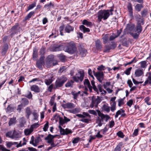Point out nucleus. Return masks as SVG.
Listing matches in <instances>:
<instances>
[{
	"mask_svg": "<svg viewBox=\"0 0 151 151\" xmlns=\"http://www.w3.org/2000/svg\"><path fill=\"white\" fill-rule=\"evenodd\" d=\"M97 112L98 116L101 118L97 117L96 120V123L98 124L97 126L101 127L103 124L104 120L105 119V121L107 122L110 118V116L107 114L104 115L99 110H97Z\"/></svg>",
	"mask_w": 151,
	"mask_h": 151,
	"instance_id": "nucleus-1",
	"label": "nucleus"
},
{
	"mask_svg": "<svg viewBox=\"0 0 151 151\" xmlns=\"http://www.w3.org/2000/svg\"><path fill=\"white\" fill-rule=\"evenodd\" d=\"M64 49L65 52L72 54L75 53L77 50V48L75 43L73 41L66 42Z\"/></svg>",
	"mask_w": 151,
	"mask_h": 151,
	"instance_id": "nucleus-2",
	"label": "nucleus"
},
{
	"mask_svg": "<svg viewBox=\"0 0 151 151\" xmlns=\"http://www.w3.org/2000/svg\"><path fill=\"white\" fill-rule=\"evenodd\" d=\"M108 11L106 10H101L97 13L98 20L100 22L102 21V19L104 20H106L110 15V13L108 12Z\"/></svg>",
	"mask_w": 151,
	"mask_h": 151,
	"instance_id": "nucleus-3",
	"label": "nucleus"
},
{
	"mask_svg": "<svg viewBox=\"0 0 151 151\" xmlns=\"http://www.w3.org/2000/svg\"><path fill=\"white\" fill-rule=\"evenodd\" d=\"M67 80V78L65 76H62L58 78L55 82V86H54V89H56L62 87Z\"/></svg>",
	"mask_w": 151,
	"mask_h": 151,
	"instance_id": "nucleus-4",
	"label": "nucleus"
},
{
	"mask_svg": "<svg viewBox=\"0 0 151 151\" xmlns=\"http://www.w3.org/2000/svg\"><path fill=\"white\" fill-rule=\"evenodd\" d=\"M91 83L92 86V88L95 91V93L99 94V91L101 92V94H105L106 93V91L103 89V86L101 85L100 84L98 85V88H97L95 85V82L93 80L91 81Z\"/></svg>",
	"mask_w": 151,
	"mask_h": 151,
	"instance_id": "nucleus-5",
	"label": "nucleus"
},
{
	"mask_svg": "<svg viewBox=\"0 0 151 151\" xmlns=\"http://www.w3.org/2000/svg\"><path fill=\"white\" fill-rule=\"evenodd\" d=\"M20 28L19 24L18 23L15 24L14 26L12 27L10 30L11 34L10 35V36L12 37L15 34H17L19 32Z\"/></svg>",
	"mask_w": 151,
	"mask_h": 151,
	"instance_id": "nucleus-6",
	"label": "nucleus"
},
{
	"mask_svg": "<svg viewBox=\"0 0 151 151\" xmlns=\"http://www.w3.org/2000/svg\"><path fill=\"white\" fill-rule=\"evenodd\" d=\"M84 76V73H82L81 71H80L76 74V76H74L73 77V79L75 82H81L83 79Z\"/></svg>",
	"mask_w": 151,
	"mask_h": 151,
	"instance_id": "nucleus-7",
	"label": "nucleus"
},
{
	"mask_svg": "<svg viewBox=\"0 0 151 151\" xmlns=\"http://www.w3.org/2000/svg\"><path fill=\"white\" fill-rule=\"evenodd\" d=\"M116 46V45L115 42H112L109 45L105 46L103 52H109L110 51V50L114 49Z\"/></svg>",
	"mask_w": 151,
	"mask_h": 151,
	"instance_id": "nucleus-8",
	"label": "nucleus"
},
{
	"mask_svg": "<svg viewBox=\"0 0 151 151\" xmlns=\"http://www.w3.org/2000/svg\"><path fill=\"white\" fill-rule=\"evenodd\" d=\"M101 101L99 97L97 96V99H93V98L92 100V102L90 104V106L91 108H93L94 106L97 107L98 105Z\"/></svg>",
	"mask_w": 151,
	"mask_h": 151,
	"instance_id": "nucleus-9",
	"label": "nucleus"
},
{
	"mask_svg": "<svg viewBox=\"0 0 151 151\" xmlns=\"http://www.w3.org/2000/svg\"><path fill=\"white\" fill-rule=\"evenodd\" d=\"M44 58L41 57L37 62V66L40 69L42 70L43 68L42 66L44 64Z\"/></svg>",
	"mask_w": 151,
	"mask_h": 151,
	"instance_id": "nucleus-10",
	"label": "nucleus"
},
{
	"mask_svg": "<svg viewBox=\"0 0 151 151\" xmlns=\"http://www.w3.org/2000/svg\"><path fill=\"white\" fill-rule=\"evenodd\" d=\"M62 107L64 109H72L75 107V105L71 102H68L66 104H62Z\"/></svg>",
	"mask_w": 151,
	"mask_h": 151,
	"instance_id": "nucleus-11",
	"label": "nucleus"
},
{
	"mask_svg": "<svg viewBox=\"0 0 151 151\" xmlns=\"http://www.w3.org/2000/svg\"><path fill=\"white\" fill-rule=\"evenodd\" d=\"M95 76L99 82H102L104 76V73L103 72H96L95 74Z\"/></svg>",
	"mask_w": 151,
	"mask_h": 151,
	"instance_id": "nucleus-12",
	"label": "nucleus"
},
{
	"mask_svg": "<svg viewBox=\"0 0 151 151\" xmlns=\"http://www.w3.org/2000/svg\"><path fill=\"white\" fill-rule=\"evenodd\" d=\"M9 48V45L7 43H5L3 45L1 51L2 55H4L6 53Z\"/></svg>",
	"mask_w": 151,
	"mask_h": 151,
	"instance_id": "nucleus-13",
	"label": "nucleus"
},
{
	"mask_svg": "<svg viewBox=\"0 0 151 151\" xmlns=\"http://www.w3.org/2000/svg\"><path fill=\"white\" fill-rule=\"evenodd\" d=\"M31 90L35 93H39L41 91L40 88L36 85H33L30 87Z\"/></svg>",
	"mask_w": 151,
	"mask_h": 151,
	"instance_id": "nucleus-14",
	"label": "nucleus"
},
{
	"mask_svg": "<svg viewBox=\"0 0 151 151\" xmlns=\"http://www.w3.org/2000/svg\"><path fill=\"white\" fill-rule=\"evenodd\" d=\"M84 84L86 87H88L89 89L90 92H92V87L91 85L90 82L88 79H85L84 82Z\"/></svg>",
	"mask_w": 151,
	"mask_h": 151,
	"instance_id": "nucleus-15",
	"label": "nucleus"
},
{
	"mask_svg": "<svg viewBox=\"0 0 151 151\" xmlns=\"http://www.w3.org/2000/svg\"><path fill=\"white\" fill-rule=\"evenodd\" d=\"M59 118V125L60 126H62L65 123L64 119H63V118L60 117L59 115L56 114L55 115L53 116V119H58Z\"/></svg>",
	"mask_w": 151,
	"mask_h": 151,
	"instance_id": "nucleus-16",
	"label": "nucleus"
},
{
	"mask_svg": "<svg viewBox=\"0 0 151 151\" xmlns=\"http://www.w3.org/2000/svg\"><path fill=\"white\" fill-rule=\"evenodd\" d=\"M95 46L96 49L101 51L102 48V43L99 40H97L95 41Z\"/></svg>",
	"mask_w": 151,
	"mask_h": 151,
	"instance_id": "nucleus-17",
	"label": "nucleus"
},
{
	"mask_svg": "<svg viewBox=\"0 0 151 151\" xmlns=\"http://www.w3.org/2000/svg\"><path fill=\"white\" fill-rule=\"evenodd\" d=\"M79 50L80 55L82 57H84L86 55L87 52V50L86 49L81 47H80L79 48Z\"/></svg>",
	"mask_w": 151,
	"mask_h": 151,
	"instance_id": "nucleus-18",
	"label": "nucleus"
},
{
	"mask_svg": "<svg viewBox=\"0 0 151 151\" xmlns=\"http://www.w3.org/2000/svg\"><path fill=\"white\" fill-rule=\"evenodd\" d=\"M127 9L129 12V16L131 17H133V9L132 5L131 3H129L127 6Z\"/></svg>",
	"mask_w": 151,
	"mask_h": 151,
	"instance_id": "nucleus-19",
	"label": "nucleus"
},
{
	"mask_svg": "<svg viewBox=\"0 0 151 151\" xmlns=\"http://www.w3.org/2000/svg\"><path fill=\"white\" fill-rule=\"evenodd\" d=\"M74 28L72 26L68 24L65 28V30L66 32L69 33L73 31Z\"/></svg>",
	"mask_w": 151,
	"mask_h": 151,
	"instance_id": "nucleus-20",
	"label": "nucleus"
},
{
	"mask_svg": "<svg viewBox=\"0 0 151 151\" xmlns=\"http://www.w3.org/2000/svg\"><path fill=\"white\" fill-rule=\"evenodd\" d=\"M45 139L47 140V142L48 144L52 143L54 141L53 137L50 134H48L47 136L45 138Z\"/></svg>",
	"mask_w": 151,
	"mask_h": 151,
	"instance_id": "nucleus-21",
	"label": "nucleus"
},
{
	"mask_svg": "<svg viewBox=\"0 0 151 151\" xmlns=\"http://www.w3.org/2000/svg\"><path fill=\"white\" fill-rule=\"evenodd\" d=\"M143 72L142 69H138L135 70V75L136 77H140L143 75Z\"/></svg>",
	"mask_w": 151,
	"mask_h": 151,
	"instance_id": "nucleus-22",
	"label": "nucleus"
},
{
	"mask_svg": "<svg viewBox=\"0 0 151 151\" xmlns=\"http://www.w3.org/2000/svg\"><path fill=\"white\" fill-rule=\"evenodd\" d=\"M25 116L28 119H29V116L32 114V111L30 108L29 107H27L25 108Z\"/></svg>",
	"mask_w": 151,
	"mask_h": 151,
	"instance_id": "nucleus-23",
	"label": "nucleus"
},
{
	"mask_svg": "<svg viewBox=\"0 0 151 151\" xmlns=\"http://www.w3.org/2000/svg\"><path fill=\"white\" fill-rule=\"evenodd\" d=\"M82 24L83 25H86L87 27H91L93 25L91 22L88 21L86 19H84L82 22Z\"/></svg>",
	"mask_w": 151,
	"mask_h": 151,
	"instance_id": "nucleus-24",
	"label": "nucleus"
},
{
	"mask_svg": "<svg viewBox=\"0 0 151 151\" xmlns=\"http://www.w3.org/2000/svg\"><path fill=\"white\" fill-rule=\"evenodd\" d=\"M139 22L140 21H139L137 24L136 30L135 32L137 31L138 33H140L142 31V27L140 23Z\"/></svg>",
	"mask_w": 151,
	"mask_h": 151,
	"instance_id": "nucleus-25",
	"label": "nucleus"
},
{
	"mask_svg": "<svg viewBox=\"0 0 151 151\" xmlns=\"http://www.w3.org/2000/svg\"><path fill=\"white\" fill-rule=\"evenodd\" d=\"M80 29L84 33L88 32L90 31L89 28L86 27L83 25H81L79 27Z\"/></svg>",
	"mask_w": 151,
	"mask_h": 151,
	"instance_id": "nucleus-26",
	"label": "nucleus"
},
{
	"mask_svg": "<svg viewBox=\"0 0 151 151\" xmlns=\"http://www.w3.org/2000/svg\"><path fill=\"white\" fill-rule=\"evenodd\" d=\"M17 120L16 117H13V118H11L8 123L9 125V126H10L13 124H15Z\"/></svg>",
	"mask_w": 151,
	"mask_h": 151,
	"instance_id": "nucleus-27",
	"label": "nucleus"
},
{
	"mask_svg": "<svg viewBox=\"0 0 151 151\" xmlns=\"http://www.w3.org/2000/svg\"><path fill=\"white\" fill-rule=\"evenodd\" d=\"M109 35L108 34H106L102 38L104 43L106 44L108 42L109 39Z\"/></svg>",
	"mask_w": 151,
	"mask_h": 151,
	"instance_id": "nucleus-28",
	"label": "nucleus"
},
{
	"mask_svg": "<svg viewBox=\"0 0 151 151\" xmlns=\"http://www.w3.org/2000/svg\"><path fill=\"white\" fill-rule=\"evenodd\" d=\"M28 104L29 101L26 98H23L22 99L21 104L23 106H25L28 105Z\"/></svg>",
	"mask_w": 151,
	"mask_h": 151,
	"instance_id": "nucleus-29",
	"label": "nucleus"
},
{
	"mask_svg": "<svg viewBox=\"0 0 151 151\" xmlns=\"http://www.w3.org/2000/svg\"><path fill=\"white\" fill-rule=\"evenodd\" d=\"M123 143L122 142H120L116 146L113 151H121V148L122 147Z\"/></svg>",
	"mask_w": 151,
	"mask_h": 151,
	"instance_id": "nucleus-30",
	"label": "nucleus"
},
{
	"mask_svg": "<svg viewBox=\"0 0 151 151\" xmlns=\"http://www.w3.org/2000/svg\"><path fill=\"white\" fill-rule=\"evenodd\" d=\"M103 110L107 113H109L110 111V107L108 106L107 104H104L102 107Z\"/></svg>",
	"mask_w": 151,
	"mask_h": 151,
	"instance_id": "nucleus-31",
	"label": "nucleus"
},
{
	"mask_svg": "<svg viewBox=\"0 0 151 151\" xmlns=\"http://www.w3.org/2000/svg\"><path fill=\"white\" fill-rule=\"evenodd\" d=\"M25 123V121L23 117H22L20 119L19 127L20 128L23 127Z\"/></svg>",
	"mask_w": 151,
	"mask_h": 151,
	"instance_id": "nucleus-32",
	"label": "nucleus"
},
{
	"mask_svg": "<svg viewBox=\"0 0 151 151\" xmlns=\"http://www.w3.org/2000/svg\"><path fill=\"white\" fill-rule=\"evenodd\" d=\"M35 14V12L33 11H31L30 12L27 16L25 17L24 20L25 21L27 20L30 18L33 15Z\"/></svg>",
	"mask_w": 151,
	"mask_h": 151,
	"instance_id": "nucleus-33",
	"label": "nucleus"
},
{
	"mask_svg": "<svg viewBox=\"0 0 151 151\" xmlns=\"http://www.w3.org/2000/svg\"><path fill=\"white\" fill-rule=\"evenodd\" d=\"M58 128L60 129V134L62 135H66L65 129L61 127L60 125L58 126Z\"/></svg>",
	"mask_w": 151,
	"mask_h": 151,
	"instance_id": "nucleus-34",
	"label": "nucleus"
},
{
	"mask_svg": "<svg viewBox=\"0 0 151 151\" xmlns=\"http://www.w3.org/2000/svg\"><path fill=\"white\" fill-rule=\"evenodd\" d=\"M74 81L73 80L68 81V82L65 84V86L66 87H71L73 86Z\"/></svg>",
	"mask_w": 151,
	"mask_h": 151,
	"instance_id": "nucleus-35",
	"label": "nucleus"
},
{
	"mask_svg": "<svg viewBox=\"0 0 151 151\" xmlns=\"http://www.w3.org/2000/svg\"><path fill=\"white\" fill-rule=\"evenodd\" d=\"M148 13V10L147 9H144L141 12V14L142 17H145L147 16Z\"/></svg>",
	"mask_w": 151,
	"mask_h": 151,
	"instance_id": "nucleus-36",
	"label": "nucleus"
},
{
	"mask_svg": "<svg viewBox=\"0 0 151 151\" xmlns=\"http://www.w3.org/2000/svg\"><path fill=\"white\" fill-rule=\"evenodd\" d=\"M36 4V2L35 1L32 4L29 5L27 10L26 12H27L29 10L32 9L35 6Z\"/></svg>",
	"mask_w": 151,
	"mask_h": 151,
	"instance_id": "nucleus-37",
	"label": "nucleus"
},
{
	"mask_svg": "<svg viewBox=\"0 0 151 151\" xmlns=\"http://www.w3.org/2000/svg\"><path fill=\"white\" fill-rule=\"evenodd\" d=\"M125 112L124 110L122 109H120L119 110H118L116 113L115 116V118L118 117V116L121 114L122 113H124Z\"/></svg>",
	"mask_w": 151,
	"mask_h": 151,
	"instance_id": "nucleus-38",
	"label": "nucleus"
},
{
	"mask_svg": "<svg viewBox=\"0 0 151 151\" xmlns=\"http://www.w3.org/2000/svg\"><path fill=\"white\" fill-rule=\"evenodd\" d=\"M130 35L133 37L134 39H137L139 37V35L140 33H134L133 32H130L129 33Z\"/></svg>",
	"mask_w": 151,
	"mask_h": 151,
	"instance_id": "nucleus-39",
	"label": "nucleus"
},
{
	"mask_svg": "<svg viewBox=\"0 0 151 151\" xmlns=\"http://www.w3.org/2000/svg\"><path fill=\"white\" fill-rule=\"evenodd\" d=\"M17 144V142H6V145L7 148H10L12 145H16Z\"/></svg>",
	"mask_w": 151,
	"mask_h": 151,
	"instance_id": "nucleus-40",
	"label": "nucleus"
},
{
	"mask_svg": "<svg viewBox=\"0 0 151 151\" xmlns=\"http://www.w3.org/2000/svg\"><path fill=\"white\" fill-rule=\"evenodd\" d=\"M134 28V25H132L129 24H127V28L130 31H133V29Z\"/></svg>",
	"mask_w": 151,
	"mask_h": 151,
	"instance_id": "nucleus-41",
	"label": "nucleus"
},
{
	"mask_svg": "<svg viewBox=\"0 0 151 151\" xmlns=\"http://www.w3.org/2000/svg\"><path fill=\"white\" fill-rule=\"evenodd\" d=\"M40 126V124L38 123H35L31 126L30 129L33 131L34 129L37 128Z\"/></svg>",
	"mask_w": 151,
	"mask_h": 151,
	"instance_id": "nucleus-42",
	"label": "nucleus"
},
{
	"mask_svg": "<svg viewBox=\"0 0 151 151\" xmlns=\"http://www.w3.org/2000/svg\"><path fill=\"white\" fill-rule=\"evenodd\" d=\"M142 8H143V6L141 4H137L135 6V9L138 12L140 11Z\"/></svg>",
	"mask_w": 151,
	"mask_h": 151,
	"instance_id": "nucleus-43",
	"label": "nucleus"
},
{
	"mask_svg": "<svg viewBox=\"0 0 151 151\" xmlns=\"http://www.w3.org/2000/svg\"><path fill=\"white\" fill-rule=\"evenodd\" d=\"M33 58L34 59L37 58L38 57L37 50L36 49L33 50Z\"/></svg>",
	"mask_w": 151,
	"mask_h": 151,
	"instance_id": "nucleus-44",
	"label": "nucleus"
},
{
	"mask_svg": "<svg viewBox=\"0 0 151 151\" xmlns=\"http://www.w3.org/2000/svg\"><path fill=\"white\" fill-rule=\"evenodd\" d=\"M32 132L33 130H32L30 128L29 129H25L24 131V133L25 135H29Z\"/></svg>",
	"mask_w": 151,
	"mask_h": 151,
	"instance_id": "nucleus-45",
	"label": "nucleus"
},
{
	"mask_svg": "<svg viewBox=\"0 0 151 151\" xmlns=\"http://www.w3.org/2000/svg\"><path fill=\"white\" fill-rule=\"evenodd\" d=\"M116 103L115 102H113L112 104L111 105V110L113 112L116 109Z\"/></svg>",
	"mask_w": 151,
	"mask_h": 151,
	"instance_id": "nucleus-46",
	"label": "nucleus"
},
{
	"mask_svg": "<svg viewBox=\"0 0 151 151\" xmlns=\"http://www.w3.org/2000/svg\"><path fill=\"white\" fill-rule=\"evenodd\" d=\"M64 27L65 26L64 24H62L59 27V30L60 32V34L62 36L64 35L63 31V30Z\"/></svg>",
	"mask_w": 151,
	"mask_h": 151,
	"instance_id": "nucleus-47",
	"label": "nucleus"
},
{
	"mask_svg": "<svg viewBox=\"0 0 151 151\" xmlns=\"http://www.w3.org/2000/svg\"><path fill=\"white\" fill-rule=\"evenodd\" d=\"M54 56L52 55H48L47 58V60L52 62L54 60Z\"/></svg>",
	"mask_w": 151,
	"mask_h": 151,
	"instance_id": "nucleus-48",
	"label": "nucleus"
},
{
	"mask_svg": "<svg viewBox=\"0 0 151 151\" xmlns=\"http://www.w3.org/2000/svg\"><path fill=\"white\" fill-rule=\"evenodd\" d=\"M116 135L119 137L121 138H123L124 137L125 135L121 131H120L117 132L116 133Z\"/></svg>",
	"mask_w": 151,
	"mask_h": 151,
	"instance_id": "nucleus-49",
	"label": "nucleus"
},
{
	"mask_svg": "<svg viewBox=\"0 0 151 151\" xmlns=\"http://www.w3.org/2000/svg\"><path fill=\"white\" fill-rule=\"evenodd\" d=\"M45 83L47 85H49L52 81V78L45 79Z\"/></svg>",
	"mask_w": 151,
	"mask_h": 151,
	"instance_id": "nucleus-50",
	"label": "nucleus"
},
{
	"mask_svg": "<svg viewBox=\"0 0 151 151\" xmlns=\"http://www.w3.org/2000/svg\"><path fill=\"white\" fill-rule=\"evenodd\" d=\"M35 138L34 136H32L31 137V140L29 142V143L30 144L34 146L35 147L37 146V145H35V143H34V141H35Z\"/></svg>",
	"mask_w": 151,
	"mask_h": 151,
	"instance_id": "nucleus-51",
	"label": "nucleus"
},
{
	"mask_svg": "<svg viewBox=\"0 0 151 151\" xmlns=\"http://www.w3.org/2000/svg\"><path fill=\"white\" fill-rule=\"evenodd\" d=\"M146 62L145 61H143L140 62L141 65V67L142 68H145L146 67Z\"/></svg>",
	"mask_w": 151,
	"mask_h": 151,
	"instance_id": "nucleus-52",
	"label": "nucleus"
},
{
	"mask_svg": "<svg viewBox=\"0 0 151 151\" xmlns=\"http://www.w3.org/2000/svg\"><path fill=\"white\" fill-rule=\"evenodd\" d=\"M6 109L7 112H11L13 111L14 110V108L12 106V105L10 104L7 107Z\"/></svg>",
	"mask_w": 151,
	"mask_h": 151,
	"instance_id": "nucleus-53",
	"label": "nucleus"
},
{
	"mask_svg": "<svg viewBox=\"0 0 151 151\" xmlns=\"http://www.w3.org/2000/svg\"><path fill=\"white\" fill-rule=\"evenodd\" d=\"M52 62L50 61L47 60L45 65L47 68H49L52 65Z\"/></svg>",
	"mask_w": 151,
	"mask_h": 151,
	"instance_id": "nucleus-54",
	"label": "nucleus"
},
{
	"mask_svg": "<svg viewBox=\"0 0 151 151\" xmlns=\"http://www.w3.org/2000/svg\"><path fill=\"white\" fill-rule=\"evenodd\" d=\"M81 121L83 122H85L86 123H88L89 122L91 121L90 118L86 119L85 118H83L82 119L80 120Z\"/></svg>",
	"mask_w": 151,
	"mask_h": 151,
	"instance_id": "nucleus-55",
	"label": "nucleus"
},
{
	"mask_svg": "<svg viewBox=\"0 0 151 151\" xmlns=\"http://www.w3.org/2000/svg\"><path fill=\"white\" fill-rule=\"evenodd\" d=\"M49 127V122H47L44 125V127L43 128V131L45 132H46Z\"/></svg>",
	"mask_w": 151,
	"mask_h": 151,
	"instance_id": "nucleus-56",
	"label": "nucleus"
},
{
	"mask_svg": "<svg viewBox=\"0 0 151 151\" xmlns=\"http://www.w3.org/2000/svg\"><path fill=\"white\" fill-rule=\"evenodd\" d=\"M132 68L131 67L127 69L124 71V73L126 75H129L130 73V71Z\"/></svg>",
	"mask_w": 151,
	"mask_h": 151,
	"instance_id": "nucleus-57",
	"label": "nucleus"
},
{
	"mask_svg": "<svg viewBox=\"0 0 151 151\" xmlns=\"http://www.w3.org/2000/svg\"><path fill=\"white\" fill-rule=\"evenodd\" d=\"M42 140L40 139V137H38V136L35 139V145H37V144L39 143L40 141H41Z\"/></svg>",
	"mask_w": 151,
	"mask_h": 151,
	"instance_id": "nucleus-58",
	"label": "nucleus"
},
{
	"mask_svg": "<svg viewBox=\"0 0 151 151\" xmlns=\"http://www.w3.org/2000/svg\"><path fill=\"white\" fill-rule=\"evenodd\" d=\"M117 37V36H116L115 34L114 33H113L112 35L109 37V40L110 41H112L114 40Z\"/></svg>",
	"mask_w": 151,
	"mask_h": 151,
	"instance_id": "nucleus-59",
	"label": "nucleus"
},
{
	"mask_svg": "<svg viewBox=\"0 0 151 151\" xmlns=\"http://www.w3.org/2000/svg\"><path fill=\"white\" fill-rule=\"evenodd\" d=\"M124 104V99H121L118 100V106H121L122 105Z\"/></svg>",
	"mask_w": 151,
	"mask_h": 151,
	"instance_id": "nucleus-60",
	"label": "nucleus"
},
{
	"mask_svg": "<svg viewBox=\"0 0 151 151\" xmlns=\"http://www.w3.org/2000/svg\"><path fill=\"white\" fill-rule=\"evenodd\" d=\"M80 140V138L79 137H76L74 138L72 141V143L73 144H76L78 143Z\"/></svg>",
	"mask_w": 151,
	"mask_h": 151,
	"instance_id": "nucleus-61",
	"label": "nucleus"
},
{
	"mask_svg": "<svg viewBox=\"0 0 151 151\" xmlns=\"http://www.w3.org/2000/svg\"><path fill=\"white\" fill-rule=\"evenodd\" d=\"M1 150L2 151H10V150L6 149L3 145H0V150Z\"/></svg>",
	"mask_w": 151,
	"mask_h": 151,
	"instance_id": "nucleus-62",
	"label": "nucleus"
},
{
	"mask_svg": "<svg viewBox=\"0 0 151 151\" xmlns=\"http://www.w3.org/2000/svg\"><path fill=\"white\" fill-rule=\"evenodd\" d=\"M133 103V101L131 99L129 100L127 103V105L129 107H131Z\"/></svg>",
	"mask_w": 151,
	"mask_h": 151,
	"instance_id": "nucleus-63",
	"label": "nucleus"
},
{
	"mask_svg": "<svg viewBox=\"0 0 151 151\" xmlns=\"http://www.w3.org/2000/svg\"><path fill=\"white\" fill-rule=\"evenodd\" d=\"M138 131L139 130L137 129H135L134 130V132L132 134V136L133 137H134L135 136H137L138 135Z\"/></svg>",
	"mask_w": 151,
	"mask_h": 151,
	"instance_id": "nucleus-64",
	"label": "nucleus"
}]
</instances>
